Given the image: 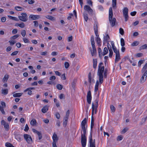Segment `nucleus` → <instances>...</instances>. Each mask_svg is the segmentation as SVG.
Returning <instances> with one entry per match:
<instances>
[{
  "instance_id": "31",
  "label": "nucleus",
  "mask_w": 147,
  "mask_h": 147,
  "mask_svg": "<svg viewBox=\"0 0 147 147\" xmlns=\"http://www.w3.org/2000/svg\"><path fill=\"white\" fill-rule=\"evenodd\" d=\"M116 0H112V7H113L115 9L116 8Z\"/></svg>"
},
{
  "instance_id": "29",
  "label": "nucleus",
  "mask_w": 147,
  "mask_h": 147,
  "mask_svg": "<svg viewBox=\"0 0 147 147\" xmlns=\"http://www.w3.org/2000/svg\"><path fill=\"white\" fill-rule=\"evenodd\" d=\"M22 93H17L13 94V96L14 97H20L22 95Z\"/></svg>"
},
{
  "instance_id": "61",
  "label": "nucleus",
  "mask_w": 147,
  "mask_h": 147,
  "mask_svg": "<svg viewBox=\"0 0 147 147\" xmlns=\"http://www.w3.org/2000/svg\"><path fill=\"white\" fill-rule=\"evenodd\" d=\"M23 39L25 43H28L29 42V41L26 38H23Z\"/></svg>"
},
{
  "instance_id": "8",
  "label": "nucleus",
  "mask_w": 147,
  "mask_h": 147,
  "mask_svg": "<svg viewBox=\"0 0 147 147\" xmlns=\"http://www.w3.org/2000/svg\"><path fill=\"white\" fill-rule=\"evenodd\" d=\"M128 9L127 7H124L123 10V16L124 17L125 19V21H127L128 20L129 16L128 14Z\"/></svg>"
},
{
  "instance_id": "59",
  "label": "nucleus",
  "mask_w": 147,
  "mask_h": 147,
  "mask_svg": "<svg viewBox=\"0 0 147 147\" xmlns=\"http://www.w3.org/2000/svg\"><path fill=\"white\" fill-rule=\"evenodd\" d=\"M61 78L63 80H65L66 79V77L65 76V74H63L61 76Z\"/></svg>"
},
{
  "instance_id": "27",
  "label": "nucleus",
  "mask_w": 147,
  "mask_h": 147,
  "mask_svg": "<svg viewBox=\"0 0 147 147\" xmlns=\"http://www.w3.org/2000/svg\"><path fill=\"white\" fill-rule=\"evenodd\" d=\"M83 14L85 21L87 22L88 18V14L86 11H85L84 12Z\"/></svg>"
},
{
  "instance_id": "38",
  "label": "nucleus",
  "mask_w": 147,
  "mask_h": 147,
  "mask_svg": "<svg viewBox=\"0 0 147 147\" xmlns=\"http://www.w3.org/2000/svg\"><path fill=\"white\" fill-rule=\"evenodd\" d=\"M56 87L59 90H61L63 88V86L62 85L59 84H57Z\"/></svg>"
},
{
  "instance_id": "19",
  "label": "nucleus",
  "mask_w": 147,
  "mask_h": 147,
  "mask_svg": "<svg viewBox=\"0 0 147 147\" xmlns=\"http://www.w3.org/2000/svg\"><path fill=\"white\" fill-rule=\"evenodd\" d=\"M48 110V107L47 105L44 106L42 109V111L44 113L47 112Z\"/></svg>"
},
{
  "instance_id": "15",
  "label": "nucleus",
  "mask_w": 147,
  "mask_h": 147,
  "mask_svg": "<svg viewBox=\"0 0 147 147\" xmlns=\"http://www.w3.org/2000/svg\"><path fill=\"white\" fill-rule=\"evenodd\" d=\"M92 48V49L91 47L89 48L90 51L92 55L93 56L96 53V51L95 47H93Z\"/></svg>"
},
{
  "instance_id": "28",
  "label": "nucleus",
  "mask_w": 147,
  "mask_h": 147,
  "mask_svg": "<svg viewBox=\"0 0 147 147\" xmlns=\"http://www.w3.org/2000/svg\"><path fill=\"white\" fill-rule=\"evenodd\" d=\"M95 102H96V104H95V105H94V108H95V113L96 114L97 112V108L98 107V100L96 99L95 100Z\"/></svg>"
},
{
  "instance_id": "55",
  "label": "nucleus",
  "mask_w": 147,
  "mask_h": 147,
  "mask_svg": "<svg viewBox=\"0 0 147 147\" xmlns=\"http://www.w3.org/2000/svg\"><path fill=\"white\" fill-rule=\"evenodd\" d=\"M9 42L10 43V45H14L16 42L15 40H9Z\"/></svg>"
},
{
  "instance_id": "32",
  "label": "nucleus",
  "mask_w": 147,
  "mask_h": 147,
  "mask_svg": "<svg viewBox=\"0 0 147 147\" xmlns=\"http://www.w3.org/2000/svg\"><path fill=\"white\" fill-rule=\"evenodd\" d=\"M2 93L4 95L7 94L8 93V90L7 89H2L1 90Z\"/></svg>"
},
{
  "instance_id": "18",
  "label": "nucleus",
  "mask_w": 147,
  "mask_h": 147,
  "mask_svg": "<svg viewBox=\"0 0 147 147\" xmlns=\"http://www.w3.org/2000/svg\"><path fill=\"white\" fill-rule=\"evenodd\" d=\"M106 34H107L106 36H105L104 37V42H109V40L110 39V37L107 32H106Z\"/></svg>"
},
{
  "instance_id": "64",
  "label": "nucleus",
  "mask_w": 147,
  "mask_h": 147,
  "mask_svg": "<svg viewBox=\"0 0 147 147\" xmlns=\"http://www.w3.org/2000/svg\"><path fill=\"white\" fill-rule=\"evenodd\" d=\"M29 129V127L27 124H26L25 125V128L24 129V130L25 131H28Z\"/></svg>"
},
{
  "instance_id": "56",
  "label": "nucleus",
  "mask_w": 147,
  "mask_h": 147,
  "mask_svg": "<svg viewBox=\"0 0 147 147\" xmlns=\"http://www.w3.org/2000/svg\"><path fill=\"white\" fill-rule=\"evenodd\" d=\"M19 36V35L18 34H16L15 35L11 37V39H13V40L16 39Z\"/></svg>"
},
{
  "instance_id": "7",
  "label": "nucleus",
  "mask_w": 147,
  "mask_h": 147,
  "mask_svg": "<svg viewBox=\"0 0 147 147\" xmlns=\"http://www.w3.org/2000/svg\"><path fill=\"white\" fill-rule=\"evenodd\" d=\"M24 139L26 141L28 144H31L32 143V140L31 136L26 134H25L24 135Z\"/></svg>"
},
{
  "instance_id": "58",
  "label": "nucleus",
  "mask_w": 147,
  "mask_h": 147,
  "mask_svg": "<svg viewBox=\"0 0 147 147\" xmlns=\"http://www.w3.org/2000/svg\"><path fill=\"white\" fill-rule=\"evenodd\" d=\"M33 23H34V26L35 27H37L38 26V21H33Z\"/></svg>"
},
{
  "instance_id": "53",
  "label": "nucleus",
  "mask_w": 147,
  "mask_h": 147,
  "mask_svg": "<svg viewBox=\"0 0 147 147\" xmlns=\"http://www.w3.org/2000/svg\"><path fill=\"white\" fill-rule=\"evenodd\" d=\"M65 67V68H68L69 66V64L68 62H65L64 63Z\"/></svg>"
},
{
  "instance_id": "22",
  "label": "nucleus",
  "mask_w": 147,
  "mask_h": 147,
  "mask_svg": "<svg viewBox=\"0 0 147 147\" xmlns=\"http://www.w3.org/2000/svg\"><path fill=\"white\" fill-rule=\"evenodd\" d=\"M88 82L89 85H91L92 84V76L90 72H89L88 74Z\"/></svg>"
},
{
  "instance_id": "41",
  "label": "nucleus",
  "mask_w": 147,
  "mask_h": 147,
  "mask_svg": "<svg viewBox=\"0 0 147 147\" xmlns=\"http://www.w3.org/2000/svg\"><path fill=\"white\" fill-rule=\"evenodd\" d=\"M98 52L99 57L101 58L102 55V50L99 47L98 48Z\"/></svg>"
},
{
  "instance_id": "21",
  "label": "nucleus",
  "mask_w": 147,
  "mask_h": 147,
  "mask_svg": "<svg viewBox=\"0 0 147 147\" xmlns=\"http://www.w3.org/2000/svg\"><path fill=\"white\" fill-rule=\"evenodd\" d=\"M145 76H143V75L141 77L140 80V82L141 83H143L144 82L146 79V76L145 77H144Z\"/></svg>"
},
{
  "instance_id": "20",
  "label": "nucleus",
  "mask_w": 147,
  "mask_h": 147,
  "mask_svg": "<svg viewBox=\"0 0 147 147\" xmlns=\"http://www.w3.org/2000/svg\"><path fill=\"white\" fill-rule=\"evenodd\" d=\"M99 83L98 80H97L96 82V85L95 86L94 92H96L98 89Z\"/></svg>"
},
{
  "instance_id": "23",
  "label": "nucleus",
  "mask_w": 147,
  "mask_h": 147,
  "mask_svg": "<svg viewBox=\"0 0 147 147\" xmlns=\"http://www.w3.org/2000/svg\"><path fill=\"white\" fill-rule=\"evenodd\" d=\"M68 119L64 118L63 120V125L64 127H66L68 121Z\"/></svg>"
},
{
  "instance_id": "54",
  "label": "nucleus",
  "mask_w": 147,
  "mask_h": 147,
  "mask_svg": "<svg viewBox=\"0 0 147 147\" xmlns=\"http://www.w3.org/2000/svg\"><path fill=\"white\" fill-rule=\"evenodd\" d=\"M109 57H111L113 55V52L112 50L111 49H109Z\"/></svg>"
},
{
  "instance_id": "1",
  "label": "nucleus",
  "mask_w": 147,
  "mask_h": 147,
  "mask_svg": "<svg viewBox=\"0 0 147 147\" xmlns=\"http://www.w3.org/2000/svg\"><path fill=\"white\" fill-rule=\"evenodd\" d=\"M81 144L82 147H85L86 146V133H82L81 132Z\"/></svg>"
},
{
  "instance_id": "33",
  "label": "nucleus",
  "mask_w": 147,
  "mask_h": 147,
  "mask_svg": "<svg viewBox=\"0 0 147 147\" xmlns=\"http://www.w3.org/2000/svg\"><path fill=\"white\" fill-rule=\"evenodd\" d=\"M108 52V50L107 47H105L104 49L103 52L102 54V55L104 56L107 54Z\"/></svg>"
},
{
  "instance_id": "24",
  "label": "nucleus",
  "mask_w": 147,
  "mask_h": 147,
  "mask_svg": "<svg viewBox=\"0 0 147 147\" xmlns=\"http://www.w3.org/2000/svg\"><path fill=\"white\" fill-rule=\"evenodd\" d=\"M9 77V75L7 74H5L3 79V82H6L7 80H8Z\"/></svg>"
},
{
  "instance_id": "60",
  "label": "nucleus",
  "mask_w": 147,
  "mask_h": 147,
  "mask_svg": "<svg viewBox=\"0 0 147 147\" xmlns=\"http://www.w3.org/2000/svg\"><path fill=\"white\" fill-rule=\"evenodd\" d=\"M123 139V137L122 136H119L117 137V141H120Z\"/></svg>"
},
{
  "instance_id": "9",
  "label": "nucleus",
  "mask_w": 147,
  "mask_h": 147,
  "mask_svg": "<svg viewBox=\"0 0 147 147\" xmlns=\"http://www.w3.org/2000/svg\"><path fill=\"white\" fill-rule=\"evenodd\" d=\"M40 16L39 15H34L31 14L29 16V18L30 20H36L40 18Z\"/></svg>"
},
{
  "instance_id": "6",
  "label": "nucleus",
  "mask_w": 147,
  "mask_h": 147,
  "mask_svg": "<svg viewBox=\"0 0 147 147\" xmlns=\"http://www.w3.org/2000/svg\"><path fill=\"white\" fill-rule=\"evenodd\" d=\"M14 135L15 139L18 141L20 142L23 140L22 135L20 134L19 133L16 132H14Z\"/></svg>"
},
{
  "instance_id": "49",
  "label": "nucleus",
  "mask_w": 147,
  "mask_h": 147,
  "mask_svg": "<svg viewBox=\"0 0 147 147\" xmlns=\"http://www.w3.org/2000/svg\"><path fill=\"white\" fill-rule=\"evenodd\" d=\"M69 115V110H68L66 113L65 117L64 118H68V117Z\"/></svg>"
},
{
  "instance_id": "16",
  "label": "nucleus",
  "mask_w": 147,
  "mask_h": 147,
  "mask_svg": "<svg viewBox=\"0 0 147 147\" xmlns=\"http://www.w3.org/2000/svg\"><path fill=\"white\" fill-rule=\"evenodd\" d=\"M121 58L120 57V55L119 52L118 53L116 54V57L115 59V62L117 63L118 62L120 59Z\"/></svg>"
},
{
  "instance_id": "62",
  "label": "nucleus",
  "mask_w": 147,
  "mask_h": 147,
  "mask_svg": "<svg viewBox=\"0 0 147 147\" xmlns=\"http://www.w3.org/2000/svg\"><path fill=\"white\" fill-rule=\"evenodd\" d=\"M113 49V50L114 52L116 54V53H118V52H119V50L118 49H117V48L116 47Z\"/></svg>"
},
{
  "instance_id": "50",
  "label": "nucleus",
  "mask_w": 147,
  "mask_h": 147,
  "mask_svg": "<svg viewBox=\"0 0 147 147\" xmlns=\"http://www.w3.org/2000/svg\"><path fill=\"white\" fill-rule=\"evenodd\" d=\"M119 32L120 34L121 35H123L124 34V31L123 29L121 28H120L119 30Z\"/></svg>"
},
{
  "instance_id": "12",
  "label": "nucleus",
  "mask_w": 147,
  "mask_h": 147,
  "mask_svg": "<svg viewBox=\"0 0 147 147\" xmlns=\"http://www.w3.org/2000/svg\"><path fill=\"white\" fill-rule=\"evenodd\" d=\"M1 123L2 125H4L6 130L8 131L9 130V125L8 123L6 122L4 120H2Z\"/></svg>"
},
{
  "instance_id": "45",
  "label": "nucleus",
  "mask_w": 147,
  "mask_h": 147,
  "mask_svg": "<svg viewBox=\"0 0 147 147\" xmlns=\"http://www.w3.org/2000/svg\"><path fill=\"white\" fill-rule=\"evenodd\" d=\"M121 45L122 47L124 46L125 45L124 40L122 38L121 39Z\"/></svg>"
},
{
  "instance_id": "46",
  "label": "nucleus",
  "mask_w": 147,
  "mask_h": 147,
  "mask_svg": "<svg viewBox=\"0 0 147 147\" xmlns=\"http://www.w3.org/2000/svg\"><path fill=\"white\" fill-rule=\"evenodd\" d=\"M139 44V43L138 41H134L131 44L132 46H134L138 45Z\"/></svg>"
},
{
  "instance_id": "48",
  "label": "nucleus",
  "mask_w": 147,
  "mask_h": 147,
  "mask_svg": "<svg viewBox=\"0 0 147 147\" xmlns=\"http://www.w3.org/2000/svg\"><path fill=\"white\" fill-rule=\"evenodd\" d=\"M37 134L38 136L39 139V140H41L42 138V134L39 131V132Z\"/></svg>"
},
{
  "instance_id": "14",
  "label": "nucleus",
  "mask_w": 147,
  "mask_h": 147,
  "mask_svg": "<svg viewBox=\"0 0 147 147\" xmlns=\"http://www.w3.org/2000/svg\"><path fill=\"white\" fill-rule=\"evenodd\" d=\"M109 21L111 24L112 27H113L115 26L116 22V19L115 18L109 19Z\"/></svg>"
},
{
  "instance_id": "5",
  "label": "nucleus",
  "mask_w": 147,
  "mask_h": 147,
  "mask_svg": "<svg viewBox=\"0 0 147 147\" xmlns=\"http://www.w3.org/2000/svg\"><path fill=\"white\" fill-rule=\"evenodd\" d=\"M87 121V119L86 118H85L82 121L81 123L82 131H83V133H86V129L85 125Z\"/></svg>"
},
{
  "instance_id": "52",
  "label": "nucleus",
  "mask_w": 147,
  "mask_h": 147,
  "mask_svg": "<svg viewBox=\"0 0 147 147\" xmlns=\"http://www.w3.org/2000/svg\"><path fill=\"white\" fill-rule=\"evenodd\" d=\"M21 34L24 37L26 34V30H22L21 32Z\"/></svg>"
},
{
  "instance_id": "63",
  "label": "nucleus",
  "mask_w": 147,
  "mask_h": 147,
  "mask_svg": "<svg viewBox=\"0 0 147 147\" xmlns=\"http://www.w3.org/2000/svg\"><path fill=\"white\" fill-rule=\"evenodd\" d=\"M144 61V60H140L138 61V66L140 67L141 64H142L143 63V62Z\"/></svg>"
},
{
  "instance_id": "36",
  "label": "nucleus",
  "mask_w": 147,
  "mask_h": 147,
  "mask_svg": "<svg viewBox=\"0 0 147 147\" xmlns=\"http://www.w3.org/2000/svg\"><path fill=\"white\" fill-rule=\"evenodd\" d=\"M46 18H47L52 21L54 20L55 19V18L53 16L49 15H48L47 16H46Z\"/></svg>"
},
{
  "instance_id": "51",
  "label": "nucleus",
  "mask_w": 147,
  "mask_h": 147,
  "mask_svg": "<svg viewBox=\"0 0 147 147\" xmlns=\"http://www.w3.org/2000/svg\"><path fill=\"white\" fill-rule=\"evenodd\" d=\"M4 107L0 105V111H1L3 114H5V112L4 111L3 108Z\"/></svg>"
},
{
  "instance_id": "40",
  "label": "nucleus",
  "mask_w": 147,
  "mask_h": 147,
  "mask_svg": "<svg viewBox=\"0 0 147 147\" xmlns=\"http://www.w3.org/2000/svg\"><path fill=\"white\" fill-rule=\"evenodd\" d=\"M107 71H108V70L107 68H105V69H104V71L103 72H104V77L105 78H107Z\"/></svg>"
},
{
  "instance_id": "34",
  "label": "nucleus",
  "mask_w": 147,
  "mask_h": 147,
  "mask_svg": "<svg viewBox=\"0 0 147 147\" xmlns=\"http://www.w3.org/2000/svg\"><path fill=\"white\" fill-rule=\"evenodd\" d=\"M95 112V108H94V105L93 103L92 104V116H93L94 113Z\"/></svg>"
},
{
  "instance_id": "35",
  "label": "nucleus",
  "mask_w": 147,
  "mask_h": 147,
  "mask_svg": "<svg viewBox=\"0 0 147 147\" xmlns=\"http://www.w3.org/2000/svg\"><path fill=\"white\" fill-rule=\"evenodd\" d=\"M147 49V44H145L141 46L140 47L139 50L141 51L142 50Z\"/></svg>"
},
{
  "instance_id": "30",
  "label": "nucleus",
  "mask_w": 147,
  "mask_h": 147,
  "mask_svg": "<svg viewBox=\"0 0 147 147\" xmlns=\"http://www.w3.org/2000/svg\"><path fill=\"white\" fill-rule=\"evenodd\" d=\"M93 67L94 69H96L97 66V59H93Z\"/></svg>"
},
{
  "instance_id": "39",
  "label": "nucleus",
  "mask_w": 147,
  "mask_h": 147,
  "mask_svg": "<svg viewBox=\"0 0 147 147\" xmlns=\"http://www.w3.org/2000/svg\"><path fill=\"white\" fill-rule=\"evenodd\" d=\"M36 123V121L35 119H33L30 122V124L32 126L35 125Z\"/></svg>"
},
{
  "instance_id": "47",
  "label": "nucleus",
  "mask_w": 147,
  "mask_h": 147,
  "mask_svg": "<svg viewBox=\"0 0 147 147\" xmlns=\"http://www.w3.org/2000/svg\"><path fill=\"white\" fill-rule=\"evenodd\" d=\"M111 109L112 111L113 112H114L115 111V108L113 105H111L110 106Z\"/></svg>"
},
{
  "instance_id": "3",
  "label": "nucleus",
  "mask_w": 147,
  "mask_h": 147,
  "mask_svg": "<svg viewBox=\"0 0 147 147\" xmlns=\"http://www.w3.org/2000/svg\"><path fill=\"white\" fill-rule=\"evenodd\" d=\"M21 16H19L18 18L20 20L23 22H25L28 20V16L26 13H22Z\"/></svg>"
},
{
  "instance_id": "17",
  "label": "nucleus",
  "mask_w": 147,
  "mask_h": 147,
  "mask_svg": "<svg viewBox=\"0 0 147 147\" xmlns=\"http://www.w3.org/2000/svg\"><path fill=\"white\" fill-rule=\"evenodd\" d=\"M52 138L53 140V142H57L58 140V138L57 136V135L55 133L53 134Z\"/></svg>"
},
{
  "instance_id": "13",
  "label": "nucleus",
  "mask_w": 147,
  "mask_h": 147,
  "mask_svg": "<svg viewBox=\"0 0 147 147\" xmlns=\"http://www.w3.org/2000/svg\"><path fill=\"white\" fill-rule=\"evenodd\" d=\"M98 23L96 22H95L94 24V30L96 36H97L98 30Z\"/></svg>"
},
{
  "instance_id": "11",
  "label": "nucleus",
  "mask_w": 147,
  "mask_h": 147,
  "mask_svg": "<svg viewBox=\"0 0 147 147\" xmlns=\"http://www.w3.org/2000/svg\"><path fill=\"white\" fill-rule=\"evenodd\" d=\"M84 9L88 11L89 14H92L93 11L90 6L88 5H85L84 7Z\"/></svg>"
},
{
  "instance_id": "26",
  "label": "nucleus",
  "mask_w": 147,
  "mask_h": 147,
  "mask_svg": "<svg viewBox=\"0 0 147 147\" xmlns=\"http://www.w3.org/2000/svg\"><path fill=\"white\" fill-rule=\"evenodd\" d=\"M15 9L17 11H20L24 10V8L21 7L17 6L15 7Z\"/></svg>"
},
{
  "instance_id": "44",
  "label": "nucleus",
  "mask_w": 147,
  "mask_h": 147,
  "mask_svg": "<svg viewBox=\"0 0 147 147\" xmlns=\"http://www.w3.org/2000/svg\"><path fill=\"white\" fill-rule=\"evenodd\" d=\"M147 68V63H146L144 66L143 67L142 70V73H143L144 71H146Z\"/></svg>"
},
{
  "instance_id": "10",
  "label": "nucleus",
  "mask_w": 147,
  "mask_h": 147,
  "mask_svg": "<svg viewBox=\"0 0 147 147\" xmlns=\"http://www.w3.org/2000/svg\"><path fill=\"white\" fill-rule=\"evenodd\" d=\"M92 100V96L91 91L89 90L87 94V100L89 104H90L91 103V101Z\"/></svg>"
},
{
  "instance_id": "2",
  "label": "nucleus",
  "mask_w": 147,
  "mask_h": 147,
  "mask_svg": "<svg viewBox=\"0 0 147 147\" xmlns=\"http://www.w3.org/2000/svg\"><path fill=\"white\" fill-rule=\"evenodd\" d=\"M104 71L100 70V69L98 70L97 75L99 76V81L100 84H102L103 81V73Z\"/></svg>"
},
{
  "instance_id": "25",
  "label": "nucleus",
  "mask_w": 147,
  "mask_h": 147,
  "mask_svg": "<svg viewBox=\"0 0 147 147\" xmlns=\"http://www.w3.org/2000/svg\"><path fill=\"white\" fill-rule=\"evenodd\" d=\"M97 36L96 40L97 44L99 45H100L101 43V39L99 37V35L97 34V36Z\"/></svg>"
},
{
  "instance_id": "42",
  "label": "nucleus",
  "mask_w": 147,
  "mask_h": 147,
  "mask_svg": "<svg viewBox=\"0 0 147 147\" xmlns=\"http://www.w3.org/2000/svg\"><path fill=\"white\" fill-rule=\"evenodd\" d=\"M5 146L7 147H15L11 144L8 142L5 143Z\"/></svg>"
},
{
  "instance_id": "43",
  "label": "nucleus",
  "mask_w": 147,
  "mask_h": 147,
  "mask_svg": "<svg viewBox=\"0 0 147 147\" xmlns=\"http://www.w3.org/2000/svg\"><path fill=\"white\" fill-rule=\"evenodd\" d=\"M147 117H145L143 118L142 119V121L140 123L141 125H142L146 121V119H147Z\"/></svg>"
},
{
  "instance_id": "37",
  "label": "nucleus",
  "mask_w": 147,
  "mask_h": 147,
  "mask_svg": "<svg viewBox=\"0 0 147 147\" xmlns=\"http://www.w3.org/2000/svg\"><path fill=\"white\" fill-rule=\"evenodd\" d=\"M76 83V80H74L72 83V88L74 89L75 88Z\"/></svg>"
},
{
  "instance_id": "57",
  "label": "nucleus",
  "mask_w": 147,
  "mask_h": 147,
  "mask_svg": "<svg viewBox=\"0 0 147 147\" xmlns=\"http://www.w3.org/2000/svg\"><path fill=\"white\" fill-rule=\"evenodd\" d=\"M143 55V54L141 53H138L136 54V56L137 57H141Z\"/></svg>"
},
{
  "instance_id": "4",
  "label": "nucleus",
  "mask_w": 147,
  "mask_h": 147,
  "mask_svg": "<svg viewBox=\"0 0 147 147\" xmlns=\"http://www.w3.org/2000/svg\"><path fill=\"white\" fill-rule=\"evenodd\" d=\"M90 147H95V140H93L92 139V132H90V136L89 138Z\"/></svg>"
}]
</instances>
